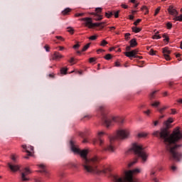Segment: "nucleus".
<instances>
[{"label": "nucleus", "mask_w": 182, "mask_h": 182, "mask_svg": "<svg viewBox=\"0 0 182 182\" xmlns=\"http://www.w3.org/2000/svg\"><path fill=\"white\" fill-rule=\"evenodd\" d=\"M170 132L166 128H162L160 131L161 139H164V143L166 144V149L169 151L171 156L176 160V161H180L182 154L177 152V149L180 147V145L176 144V141L181 140L182 133L180 132V127H176L173 129L172 134L168 136Z\"/></svg>", "instance_id": "obj_1"}, {"label": "nucleus", "mask_w": 182, "mask_h": 182, "mask_svg": "<svg viewBox=\"0 0 182 182\" xmlns=\"http://www.w3.org/2000/svg\"><path fill=\"white\" fill-rule=\"evenodd\" d=\"M97 162V156H94L88 160H85L82 163L84 171L89 174H100L101 173H106V169H100L95 163Z\"/></svg>", "instance_id": "obj_2"}, {"label": "nucleus", "mask_w": 182, "mask_h": 182, "mask_svg": "<svg viewBox=\"0 0 182 182\" xmlns=\"http://www.w3.org/2000/svg\"><path fill=\"white\" fill-rule=\"evenodd\" d=\"M132 150L134 151V154L141 159L142 163H146V161H147V159H149V153L144 151L143 145L136 143L133 144Z\"/></svg>", "instance_id": "obj_3"}, {"label": "nucleus", "mask_w": 182, "mask_h": 182, "mask_svg": "<svg viewBox=\"0 0 182 182\" xmlns=\"http://www.w3.org/2000/svg\"><path fill=\"white\" fill-rule=\"evenodd\" d=\"M130 137V131L126 129H120L116 132L115 136H110L109 137V141H114V140H126Z\"/></svg>", "instance_id": "obj_4"}, {"label": "nucleus", "mask_w": 182, "mask_h": 182, "mask_svg": "<svg viewBox=\"0 0 182 182\" xmlns=\"http://www.w3.org/2000/svg\"><path fill=\"white\" fill-rule=\"evenodd\" d=\"M134 173H140V169L136 168L134 170L126 171V181L128 182H139V180L133 178V174Z\"/></svg>", "instance_id": "obj_5"}, {"label": "nucleus", "mask_w": 182, "mask_h": 182, "mask_svg": "<svg viewBox=\"0 0 182 182\" xmlns=\"http://www.w3.org/2000/svg\"><path fill=\"white\" fill-rule=\"evenodd\" d=\"M88 153V151L86 149H83L82 151L80 150V152H78V154H80L82 158V163H84L85 160H90V158H87Z\"/></svg>", "instance_id": "obj_6"}, {"label": "nucleus", "mask_w": 182, "mask_h": 182, "mask_svg": "<svg viewBox=\"0 0 182 182\" xmlns=\"http://www.w3.org/2000/svg\"><path fill=\"white\" fill-rule=\"evenodd\" d=\"M23 149L25 150L26 153H27L28 156L33 155V146H26L22 145Z\"/></svg>", "instance_id": "obj_7"}, {"label": "nucleus", "mask_w": 182, "mask_h": 182, "mask_svg": "<svg viewBox=\"0 0 182 182\" xmlns=\"http://www.w3.org/2000/svg\"><path fill=\"white\" fill-rule=\"evenodd\" d=\"M168 12L169 15H171L172 16H177L178 15V11L176 9H174V6L171 5L168 8Z\"/></svg>", "instance_id": "obj_8"}, {"label": "nucleus", "mask_w": 182, "mask_h": 182, "mask_svg": "<svg viewBox=\"0 0 182 182\" xmlns=\"http://www.w3.org/2000/svg\"><path fill=\"white\" fill-rule=\"evenodd\" d=\"M137 53H139V50L135 49L132 51L125 52L124 55L125 56H127V58H134L135 55H137Z\"/></svg>", "instance_id": "obj_9"}, {"label": "nucleus", "mask_w": 182, "mask_h": 182, "mask_svg": "<svg viewBox=\"0 0 182 182\" xmlns=\"http://www.w3.org/2000/svg\"><path fill=\"white\" fill-rule=\"evenodd\" d=\"M80 21H85V26H87L89 29H92V18H83Z\"/></svg>", "instance_id": "obj_10"}, {"label": "nucleus", "mask_w": 182, "mask_h": 182, "mask_svg": "<svg viewBox=\"0 0 182 182\" xmlns=\"http://www.w3.org/2000/svg\"><path fill=\"white\" fill-rule=\"evenodd\" d=\"M65 58L60 53L55 51L53 54V60H60V59Z\"/></svg>", "instance_id": "obj_11"}, {"label": "nucleus", "mask_w": 182, "mask_h": 182, "mask_svg": "<svg viewBox=\"0 0 182 182\" xmlns=\"http://www.w3.org/2000/svg\"><path fill=\"white\" fill-rule=\"evenodd\" d=\"M8 166L11 171H18V170L21 168V166L19 165H12V164L11 163H9Z\"/></svg>", "instance_id": "obj_12"}, {"label": "nucleus", "mask_w": 182, "mask_h": 182, "mask_svg": "<svg viewBox=\"0 0 182 182\" xmlns=\"http://www.w3.org/2000/svg\"><path fill=\"white\" fill-rule=\"evenodd\" d=\"M104 150L109 151V153H114V151H116V148L113 145L110 144L107 147L105 148Z\"/></svg>", "instance_id": "obj_13"}, {"label": "nucleus", "mask_w": 182, "mask_h": 182, "mask_svg": "<svg viewBox=\"0 0 182 182\" xmlns=\"http://www.w3.org/2000/svg\"><path fill=\"white\" fill-rule=\"evenodd\" d=\"M103 122L106 127H110V126H112V121L109 118L105 117Z\"/></svg>", "instance_id": "obj_14"}, {"label": "nucleus", "mask_w": 182, "mask_h": 182, "mask_svg": "<svg viewBox=\"0 0 182 182\" xmlns=\"http://www.w3.org/2000/svg\"><path fill=\"white\" fill-rule=\"evenodd\" d=\"M106 23L105 21L101 22V23H92L91 26V29H93V28H96L97 26H100L101 25H105Z\"/></svg>", "instance_id": "obj_15"}, {"label": "nucleus", "mask_w": 182, "mask_h": 182, "mask_svg": "<svg viewBox=\"0 0 182 182\" xmlns=\"http://www.w3.org/2000/svg\"><path fill=\"white\" fill-rule=\"evenodd\" d=\"M129 43L131 48H135V46H137V41H136V38L132 39Z\"/></svg>", "instance_id": "obj_16"}, {"label": "nucleus", "mask_w": 182, "mask_h": 182, "mask_svg": "<svg viewBox=\"0 0 182 182\" xmlns=\"http://www.w3.org/2000/svg\"><path fill=\"white\" fill-rule=\"evenodd\" d=\"M160 105H161V102H160V101H154L151 104V106L152 107H159Z\"/></svg>", "instance_id": "obj_17"}, {"label": "nucleus", "mask_w": 182, "mask_h": 182, "mask_svg": "<svg viewBox=\"0 0 182 182\" xmlns=\"http://www.w3.org/2000/svg\"><path fill=\"white\" fill-rule=\"evenodd\" d=\"M32 171H31V169L29 168H25L23 170V172L21 174H25V176H29Z\"/></svg>", "instance_id": "obj_18"}, {"label": "nucleus", "mask_w": 182, "mask_h": 182, "mask_svg": "<svg viewBox=\"0 0 182 182\" xmlns=\"http://www.w3.org/2000/svg\"><path fill=\"white\" fill-rule=\"evenodd\" d=\"M21 181H29V177L25 175V173H21Z\"/></svg>", "instance_id": "obj_19"}, {"label": "nucleus", "mask_w": 182, "mask_h": 182, "mask_svg": "<svg viewBox=\"0 0 182 182\" xmlns=\"http://www.w3.org/2000/svg\"><path fill=\"white\" fill-rule=\"evenodd\" d=\"M71 150L72 151H73V153H76L77 154H79V152L80 151V149H79L77 147L73 146L71 147Z\"/></svg>", "instance_id": "obj_20"}, {"label": "nucleus", "mask_w": 182, "mask_h": 182, "mask_svg": "<svg viewBox=\"0 0 182 182\" xmlns=\"http://www.w3.org/2000/svg\"><path fill=\"white\" fill-rule=\"evenodd\" d=\"M132 32H134V33H139V32L141 31V28H139V27H132Z\"/></svg>", "instance_id": "obj_21"}, {"label": "nucleus", "mask_w": 182, "mask_h": 182, "mask_svg": "<svg viewBox=\"0 0 182 182\" xmlns=\"http://www.w3.org/2000/svg\"><path fill=\"white\" fill-rule=\"evenodd\" d=\"M163 53L164 55H170V53H171V51L168 50V48L166 47L163 48Z\"/></svg>", "instance_id": "obj_22"}, {"label": "nucleus", "mask_w": 182, "mask_h": 182, "mask_svg": "<svg viewBox=\"0 0 182 182\" xmlns=\"http://www.w3.org/2000/svg\"><path fill=\"white\" fill-rule=\"evenodd\" d=\"M97 134L98 136V139H100L101 137H103V136L106 134V132H105L104 131H98Z\"/></svg>", "instance_id": "obj_23"}, {"label": "nucleus", "mask_w": 182, "mask_h": 182, "mask_svg": "<svg viewBox=\"0 0 182 182\" xmlns=\"http://www.w3.org/2000/svg\"><path fill=\"white\" fill-rule=\"evenodd\" d=\"M166 109H168V106H164V107L158 109V112L159 113H163V112H164V110H166Z\"/></svg>", "instance_id": "obj_24"}, {"label": "nucleus", "mask_w": 182, "mask_h": 182, "mask_svg": "<svg viewBox=\"0 0 182 182\" xmlns=\"http://www.w3.org/2000/svg\"><path fill=\"white\" fill-rule=\"evenodd\" d=\"M159 32L157 31L155 35H154L152 36V39H161V36H160V35H159Z\"/></svg>", "instance_id": "obj_25"}, {"label": "nucleus", "mask_w": 182, "mask_h": 182, "mask_svg": "<svg viewBox=\"0 0 182 182\" xmlns=\"http://www.w3.org/2000/svg\"><path fill=\"white\" fill-rule=\"evenodd\" d=\"M69 12H70V9L69 8H67L65 9H64L63 11H62V15H68V14H69Z\"/></svg>", "instance_id": "obj_26"}, {"label": "nucleus", "mask_w": 182, "mask_h": 182, "mask_svg": "<svg viewBox=\"0 0 182 182\" xmlns=\"http://www.w3.org/2000/svg\"><path fill=\"white\" fill-rule=\"evenodd\" d=\"M88 48H90V43H88L82 48V52H86Z\"/></svg>", "instance_id": "obj_27"}, {"label": "nucleus", "mask_w": 182, "mask_h": 182, "mask_svg": "<svg viewBox=\"0 0 182 182\" xmlns=\"http://www.w3.org/2000/svg\"><path fill=\"white\" fill-rule=\"evenodd\" d=\"M68 73V68H63L60 70V74L61 75H66Z\"/></svg>", "instance_id": "obj_28"}, {"label": "nucleus", "mask_w": 182, "mask_h": 182, "mask_svg": "<svg viewBox=\"0 0 182 182\" xmlns=\"http://www.w3.org/2000/svg\"><path fill=\"white\" fill-rule=\"evenodd\" d=\"M102 19H103V16L98 15V14H97V16L94 18L95 21H102Z\"/></svg>", "instance_id": "obj_29"}, {"label": "nucleus", "mask_w": 182, "mask_h": 182, "mask_svg": "<svg viewBox=\"0 0 182 182\" xmlns=\"http://www.w3.org/2000/svg\"><path fill=\"white\" fill-rule=\"evenodd\" d=\"M173 21H179V22H181L182 21V14H181L180 16H175V18H173Z\"/></svg>", "instance_id": "obj_30"}, {"label": "nucleus", "mask_w": 182, "mask_h": 182, "mask_svg": "<svg viewBox=\"0 0 182 182\" xmlns=\"http://www.w3.org/2000/svg\"><path fill=\"white\" fill-rule=\"evenodd\" d=\"M161 9V6H159L158 8H156V10H155L154 16H157V15H159V13L160 12Z\"/></svg>", "instance_id": "obj_31"}, {"label": "nucleus", "mask_w": 182, "mask_h": 182, "mask_svg": "<svg viewBox=\"0 0 182 182\" xmlns=\"http://www.w3.org/2000/svg\"><path fill=\"white\" fill-rule=\"evenodd\" d=\"M11 159L13 161H16V160H18V155L13 154L11 155Z\"/></svg>", "instance_id": "obj_32"}, {"label": "nucleus", "mask_w": 182, "mask_h": 182, "mask_svg": "<svg viewBox=\"0 0 182 182\" xmlns=\"http://www.w3.org/2000/svg\"><path fill=\"white\" fill-rule=\"evenodd\" d=\"M112 15H113V12H111V11H108L105 13V16H107V18H112Z\"/></svg>", "instance_id": "obj_33"}, {"label": "nucleus", "mask_w": 182, "mask_h": 182, "mask_svg": "<svg viewBox=\"0 0 182 182\" xmlns=\"http://www.w3.org/2000/svg\"><path fill=\"white\" fill-rule=\"evenodd\" d=\"M68 32H69V33H70L71 35H73L75 30L72 27H68Z\"/></svg>", "instance_id": "obj_34"}, {"label": "nucleus", "mask_w": 182, "mask_h": 182, "mask_svg": "<svg viewBox=\"0 0 182 182\" xmlns=\"http://www.w3.org/2000/svg\"><path fill=\"white\" fill-rule=\"evenodd\" d=\"M146 136H147V133L146 132L138 134V137H146Z\"/></svg>", "instance_id": "obj_35"}, {"label": "nucleus", "mask_w": 182, "mask_h": 182, "mask_svg": "<svg viewBox=\"0 0 182 182\" xmlns=\"http://www.w3.org/2000/svg\"><path fill=\"white\" fill-rule=\"evenodd\" d=\"M155 93H157V91H156V90L153 91L152 92H151V93L149 94V97H150V99H154V95H155Z\"/></svg>", "instance_id": "obj_36"}, {"label": "nucleus", "mask_w": 182, "mask_h": 182, "mask_svg": "<svg viewBox=\"0 0 182 182\" xmlns=\"http://www.w3.org/2000/svg\"><path fill=\"white\" fill-rule=\"evenodd\" d=\"M107 43H107V41H106V40H102L100 43V46L105 47V46H106V45H107Z\"/></svg>", "instance_id": "obj_37"}, {"label": "nucleus", "mask_w": 182, "mask_h": 182, "mask_svg": "<svg viewBox=\"0 0 182 182\" xmlns=\"http://www.w3.org/2000/svg\"><path fill=\"white\" fill-rule=\"evenodd\" d=\"M125 41H129L130 39V33H126L124 34Z\"/></svg>", "instance_id": "obj_38"}, {"label": "nucleus", "mask_w": 182, "mask_h": 182, "mask_svg": "<svg viewBox=\"0 0 182 182\" xmlns=\"http://www.w3.org/2000/svg\"><path fill=\"white\" fill-rule=\"evenodd\" d=\"M137 163V159H135L133 161L130 162L128 166L129 167H132V166H134V164H136Z\"/></svg>", "instance_id": "obj_39"}, {"label": "nucleus", "mask_w": 182, "mask_h": 182, "mask_svg": "<svg viewBox=\"0 0 182 182\" xmlns=\"http://www.w3.org/2000/svg\"><path fill=\"white\" fill-rule=\"evenodd\" d=\"M164 124L166 129H169V128H170V124H170L169 122L166 121L165 122H164Z\"/></svg>", "instance_id": "obj_40"}, {"label": "nucleus", "mask_w": 182, "mask_h": 182, "mask_svg": "<svg viewBox=\"0 0 182 182\" xmlns=\"http://www.w3.org/2000/svg\"><path fill=\"white\" fill-rule=\"evenodd\" d=\"M85 16V13H76L75 14V18H79L80 16Z\"/></svg>", "instance_id": "obj_41"}, {"label": "nucleus", "mask_w": 182, "mask_h": 182, "mask_svg": "<svg viewBox=\"0 0 182 182\" xmlns=\"http://www.w3.org/2000/svg\"><path fill=\"white\" fill-rule=\"evenodd\" d=\"M55 38L56 39H58V41H60L61 42H65V39L63 38V37L60 36H56Z\"/></svg>", "instance_id": "obj_42"}, {"label": "nucleus", "mask_w": 182, "mask_h": 182, "mask_svg": "<svg viewBox=\"0 0 182 182\" xmlns=\"http://www.w3.org/2000/svg\"><path fill=\"white\" fill-rule=\"evenodd\" d=\"M153 136H155L156 137H159V136H160V131H154L153 132Z\"/></svg>", "instance_id": "obj_43"}, {"label": "nucleus", "mask_w": 182, "mask_h": 182, "mask_svg": "<svg viewBox=\"0 0 182 182\" xmlns=\"http://www.w3.org/2000/svg\"><path fill=\"white\" fill-rule=\"evenodd\" d=\"M104 58L106 60H110V59H112V55L110 54H107Z\"/></svg>", "instance_id": "obj_44"}, {"label": "nucleus", "mask_w": 182, "mask_h": 182, "mask_svg": "<svg viewBox=\"0 0 182 182\" xmlns=\"http://www.w3.org/2000/svg\"><path fill=\"white\" fill-rule=\"evenodd\" d=\"M141 11H144V10L146 11L145 14H149V9H147V6H144L141 7Z\"/></svg>", "instance_id": "obj_45"}, {"label": "nucleus", "mask_w": 182, "mask_h": 182, "mask_svg": "<svg viewBox=\"0 0 182 182\" xmlns=\"http://www.w3.org/2000/svg\"><path fill=\"white\" fill-rule=\"evenodd\" d=\"M90 41H96L97 39V36H92L89 37Z\"/></svg>", "instance_id": "obj_46"}, {"label": "nucleus", "mask_w": 182, "mask_h": 182, "mask_svg": "<svg viewBox=\"0 0 182 182\" xmlns=\"http://www.w3.org/2000/svg\"><path fill=\"white\" fill-rule=\"evenodd\" d=\"M140 22H141V19L138 18L135 22H134V25H135V26H137V25H139Z\"/></svg>", "instance_id": "obj_47"}, {"label": "nucleus", "mask_w": 182, "mask_h": 182, "mask_svg": "<svg viewBox=\"0 0 182 182\" xmlns=\"http://www.w3.org/2000/svg\"><path fill=\"white\" fill-rule=\"evenodd\" d=\"M149 55H151L152 56H154V55H156V50L151 49L149 50Z\"/></svg>", "instance_id": "obj_48"}, {"label": "nucleus", "mask_w": 182, "mask_h": 182, "mask_svg": "<svg viewBox=\"0 0 182 182\" xmlns=\"http://www.w3.org/2000/svg\"><path fill=\"white\" fill-rule=\"evenodd\" d=\"M167 29H171L173 28V24L171 23L168 22L166 23Z\"/></svg>", "instance_id": "obj_49"}, {"label": "nucleus", "mask_w": 182, "mask_h": 182, "mask_svg": "<svg viewBox=\"0 0 182 182\" xmlns=\"http://www.w3.org/2000/svg\"><path fill=\"white\" fill-rule=\"evenodd\" d=\"M95 11H96L97 15V14H100V12H102V8H100V7L96 8Z\"/></svg>", "instance_id": "obj_50"}, {"label": "nucleus", "mask_w": 182, "mask_h": 182, "mask_svg": "<svg viewBox=\"0 0 182 182\" xmlns=\"http://www.w3.org/2000/svg\"><path fill=\"white\" fill-rule=\"evenodd\" d=\"M164 58L166 59V60H170V55H169V54H165V55H164Z\"/></svg>", "instance_id": "obj_51"}, {"label": "nucleus", "mask_w": 182, "mask_h": 182, "mask_svg": "<svg viewBox=\"0 0 182 182\" xmlns=\"http://www.w3.org/2000/svg\"><path fill=\"white\" fill-rule=\"evenodd\" d=\"M44 49H46V52H50V48L49 47L48 45H46L44 46Z\"/></svg>", "instance_id": "obj_52"}, {"label": "nucleus", "mask_w": 182, "mask_h": 182, "mask_svg": "<svg viewBox=\"0 0 182 182\" xmlns=\"http://www.w3.org/2000/svg\"><path fill=\"white\" fill-rule=\"evenodd\" d=\"M120 11H115L113 13L114 16V18H119V13Z\"/></svg>", "instance_id": "obj_53"}, {"label": "nucleus", "mask_w": 182, "mask_h": 182, "mask_svg": "<svg viewBox=\"0 0 182 182\" xmlns=\"http://www.w3.org/2000/svg\"><path fill=\"white\" fill-rule=\"evenodd\" d=\"M171 114H177V111L176 109H171Z\"/></svg>", "instance_id": "obj_54"}, {"label": "nucleus", "mask_w": 182, "mask_h": 182, "mask_svg": "<svg viewBox=\"0 0 182 182\" xmlns=\"http://www.w3.org/2000/svg\"><path fill=\"white\" fill-rule=\"evenodd\" d=\"M89 62H90V63H93V62H96V58H90L89 59Z\"/></svg>", "instance_id": "obj_55"}, {"label": "nucleus", "mask_w": 182, "mask_h": 182, "mask_svg": "<svg viewBox=\"0 0 182 182\" xmlns=\"http://www.w3.org/2000/svg\"><path fill=\"white\" fill-rule=\"evenodd\" d=\"M144 113L146 114V116H149L151 111H150V109H147L146 111H144Z\"/></svg>", "instance_id": "obj_56"}, {"label": "nucleus", "mask_w": 182, "mask_h": 182, "mask_svg": "<svg viewBox=\"0 0 182 182\" xmlns=\"http://www.w3.org/2000/svg\"><path fill=\"white\" fill-rule=\"evenodd\" d=\"M73 48V49H79V48H80V45H79V43H77L74 45Z\"/></svg>", "instance_id": "obj_57"}, {"label": "nucleus", "mask_w": 182, "mask_h": 182, "mask_svg": "<svg viewBox=\"0 0 182 182\" xmlns=\"http://www.w3.org/2000/svg\"><path fill=\"white\" fill-rule=\"evenodd\" d=\"M99 143H100V146H102V144L105 143V140L102 139L101 138H99Z\"/></svg>", "instance_id": "obj_58"}, {"label": "nucleus", "mask_w": 182, "mask_h": 182, "mask_svg": "<svg viewBox=\"0 0 182 182\" xmlns=\"http://www.w3.org/2000/svg\"><path fill=\"white\" fill-rule=\"evenodd\" d=\"M166 121H168L169 122V124H171V123H173V122H174V119L173 118L170 117Z\"/></svg>", "instance_id": "obj_59"}, {"label": "nucleus", "mask_w": 182, "mask_h": 182, "mask_svg": "<svg viewBox=\"0 0 182 182\" xmlns=\"http://www.w3.org/2000/svg\"><path fill=\"white\" fill-rule=\"evenodd\" d=\"M162 37L165 38L164 41H166V42H168V39L169 38H168V37L167 36H166V34H164L162 36Z\"/></svg>", "instance_id": "obj_60"}, {"label": "nucleus", "mask_w": 182, "mask_h": 182, "mask_svg": "<svg viewBox=\"0 0 182 182\" xmlns=\"http://www.w3.org/2000/svg\"><path fill=\"white\" fill-rule=\"evenodd\" d=\"M121 6H122V8H124V9H127V8H128V6L126 4H122Z\"/></svg>", "instance_id": "obj_61"}, {"label": "nucleus", "mask_w": 182, "mask_h": 182, "mask_svg": "<svg viewBox=\"0 0 182 182\" xmlns=\"http://www.w3.org/2000/svg\"><path fill=\"white\" fill-rule=\"evenodd\" d=\"M171 170H173V171H176V170H177V166H172Z\"/></svg>", "instance_id": "obj_62"}, {"label": "nucleus", "mask_w": 182, "mask_h": 182, "mask_svg": "<svg viewBox=\"0 0 182 182\" xmlns=\"http://www.w3.org/2000/svg\"><path fill=\"white\" fill-rule=\"evenodd\" d=\"M115 66H116L117 68H119V66H120V63L118 62V61L115 62Z\"/></svg>", "instance_id": "obj_63"}, {"label": "nucleus", "mask_w": 182, "mask_h": 182, "mask_svg": "<svg viewBox=\"0 0 182 182\" xmlns=\"http://www.w3.org/2000/svg\"><path fill=\"white\" fill-rule=\"evenodd\" d=\"M59 50H64L65 47L63 46H58Z\"/></svg>", "instance_id": "obj_64"}]
</instances>
